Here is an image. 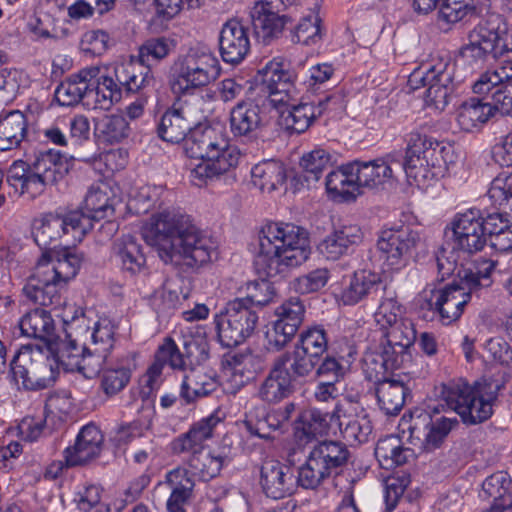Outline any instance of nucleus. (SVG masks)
<instances>
[{"mask_svg": "<svg viewBox=\"0 0 512 512\" xmlns=\"http://www.w3.org/2000/svg\"><path fill=\"white\" fill-rule=\"evenodd\" d=\"M21 333L24 336L39 339L49 344L55 337V322L50 312L36 308L25 315L19 321Z\"/></svg>", "mask_w": 512, "mask_h": 512, "instance_id": "ea45409f", "label": "nucleus"}, {"mask_svg": "<svg viewBox=\"0 0 512 512\" xmlns=\"http://www.w3.org/2000/svg\"><path fill=\"white\" fill-rule=\"evenodd\" d=\"M305 307L298 297H291L275 310L276 320L266 331L268 349L282 350L296 335L303 322Z\"/></svg>", "mask_w": 512, "mask_h": 512, "instance_id": "2eb2a0df", "label": "nucleus"}, {"mask_svg": "<svg viewBox=\"0 0 512 512\" xmlns=\"http://www.w3.org/2000/svg\"><path fill=\"white\" fill-rule=\"evenodd\" d=\"M331 165L332 156L329 151L323 148H315L304 154L300 161L303 177L308 183L317 182L323 171L328 169Z\"/></svg>", "mask_w": 512, "mask_h": 512, "instance_id": "052dcab7", "label": "nucleus"}, {"mask_svg": "<svg viewBox=\"0 0 512 512\" xmlns=\"http://www.w3.org/2000/svg\"><path fill=\"white\" fill-rule=\"evenodd\" d=\"M166 483L172 489L167 506H184L192 495L194 479L186 468L177 467L166 474Z\"/></svg>", "mask_w": 512, "mask_h": 512, "instance_id": "6e6d98bb", "label": "nucleus"}, {"mask_svg": "<svg viewBox=\"0 0 512 512\" xmlns=\"http://www.w3.org/2000/svg\"><path fill=\"white\" fill-rule=\"evenodd\" d=\"M406 155L401 167L410 183L425 186L437 176L434 170L440 168L445 147L418 130L406 136Z\"/></svg>", "mask_w": 512, "mask_h": 512, "instance_id": "6e6552de", "label": "nucleus"}, {"mask_svg": "<svg viewBox=\"0 0 512 512\" xmlns=\"http://www.w3.org/2000/svg\"><path fill=\"white\" fill-rule=\"evenodd\" d=\"M198 122L199 120L194 117L189 105L169 108L161 116L157 127L158 136L170 143L186 141L188 133H190V137L196 129L202 128L197 126Z\"/></svg>", "mask_w": 512, "mask_h": 512, "instance_id": "6ab92c4d", "label": "nucleus"}, {"mask_svg": "<svg viewBox=\"0 0 512 512\" xmlns=\"http://www.w3.org/2000/svg\"><path fill=\"white\" fill-rule=\"evenodd\" d=\"M31 169L54 185L68 173V163L60 151L48 149L35 154Z\"/></svg>", "mask_w": 512, "mask_h": 512, "instance_id": "de8ad7c7", "label": "nucleus"}, {"mask_svg": "<svg viewBox=\"0 0 512 512\" xmlns=\"http://www.w3.org/2000/svg\"><path fill=\"white\" fill-rule=\"evenodd\" d=\"M278 106H285L280 113V124L285 130L298 134L305 132L319 116L316 106L312 103L295 105L288 101L287 104Z\"/></svg>", "mask_w": 512, "mask_h": 512, "instance_id": "49530a36", "label": "nucleus"}, {"mask_svg": "<svg viewBox=\"0 0 512 512\" xmlns=\"http://www.w3.org/2000/svg\"><path fill=\"white\" fill-rule=\"evenodd\" d=\"M421 244L420 233L407 225L382 229L377 240V249L388 270L405 268Z\"/></svg>", "mask_w": 512, "mask_h": 512, "instance_id": "f8f14e48", "label": "nucleus"}, {"mask_svg": "<svg viewBox=\"0 0 512 512\" xmlns=\"http://www.w3.org/2000/svg\"><path fill=\"white\" fill-rule=\"evenodd\" d=\"M511 484V480L503 472L494 473L484 480L480 495L493 500L487 512H512Z\"/></svg>", "mask_w": 512, "mask_h": 512, "instance_id": "4c0bfd02", "label": "nucleus"}, {"mask_svg": "<svg viewBox=\"0 0 512 512\" xmlns=\"http://www.w3.org/2000/svg\"><path fill=\"white\" fill-rule=\"evenodd\" d=\"M300 349L310 356L320 359L328 347L326 331L322 326H312L304 330L296 343Z\"/></svg>", "mask_w": 512, "mask_h": 512, "instance_id": "69168bd1", "label": "nucleus"}, {"mask_svg": "<svg viewBox=\"0 0 512 512\" xmlns=\"http://www.w3.org/2000/svg\"><path fill=\"white\" fill-rule=\"evenodd\" d=\"M27 132L25 115L19 110L0 113V151L20 145Z\"/></svg>", "mask_w": 512, "mask_h": 512, "instance_id": "c03bdc74", "label": "nucleus"}, {"mask_svg": "<svg viewBox=\"0 0 512 512\" xmlns=\"http://www.w3.org/2000/svg\"><path fill=\"white\" fill-rule=\"evenodd\" d=\"M375 456L384 469L402 466L414 457L412 449L405 447L396 435H388L378 440Z\"/></svg>", "mask_w": 512, "mask_h": 512, "instance_id": "37998d69", "label": "nucleus"}, {"mask_svg": "<svg viewBox=\"0 0 512 512\" xmlns=\"http://www.w3.org/2000/svg\"><path fill=\"white\" fill-rule=\"evenodd\" d=\"M374 393L379 409L386 415L395 416L400 413L405 404L408 388L399 380L377 378L374 383Z\"/></svg>", "mask_w": 512, "mask_h": 512, "instance_id": "72a5a7b5", "label": "nucleus"}, {"mask_svg": "<svg viewBox=\"0 0 512 512\" xmlns=\"http://www.w3.org/2000/svg\"><path fill=\"white\" fill-rule=\"evenodd\" d=\"M352 171L362 188H373L385 183L392 177L394 167H401L400 154L398 152L387 154L382 158L370 161L354 160Z\"/></svg>", "mask_w": 512, "mask_h": 512, "instance_id": "4be33fe9", "label": "nucleus"}, {"mask_svg": "<svg viewBox=\"0 0 512 512\" xmlns=\"http://www.w3.org/2000/svg\"><path fill=\"white\" fill-rule=\"evenodd\" d=\"M262 108L253 101L238 102L229 113V131L236 139H253L264 126Z\"/></svg>", "mask_w": 512, "mask_h": 512, "instance_id": "5701e85b", "label": "nucleus"}, {"mask_svg": "<svg viewBox=\"0 0 512 512\" xmlns=\"http://www.w3.org/2000/svg\"><path fill=\"white\" fill-rule=\"evenodd\" d=\"M405 308L398 301L394 292H385L375 313V320L384 329L405 318Z\"/></svg>", "mask_w": 512, "mask_h": 512, "instance_id": "0e129e2a", "label": "nucleus"}, {"mask_svg": "<svg viewBox=\"0 0 512 512\" xmlns=\"http://www.w3.org/2000/svg\"><path fill=\"white\" fill-rule=\"evenodd\" d=\"M308 232L293 223L269 222L259 233L254 267L259 276L284 277L310 256Z\"/></svg>", "mask_w": 512, "mask_h": 512, "instance_id": "f03ea898", "label": "nucleus"}, {"mask_svg": "<svg viewBox=\"0 0 512 512\" xmlns=\"http://www.w3.org/2000/svg\"><path fill=\"white\" fill-rule=\"evenodd\" d=\"M491 117H493L491 103L470 98L458 108L456 120L463 131L473 132L481 128Z\"/></svg>", "mask_w": 512, "mask_h": 512, "instance_id": "a18cd8bd", "label": "nucleus"}, {"mask_svg": "<svg viewBox=\"0 0 512 512\" xmlns=\"http://www.w3.org/2000/svg\"><path fill=\"white\" fill-rule=\"evenodd\" d=\"M293 392V380L282 361L274 360L272 368L259 386L257 395L269 403H277Z\"/></svg>", "mask_w": 512, "mask_h": 512, "instance_id": "473e14b6", "label": "nucleus"}, {"mask_svg": "<svg viewBox=\"0 0 512 512\" xmlns=\"http://www.w3.org/2000/svg\"><path fill=\"white\" fill-rule=\"evenodd\" d=\"M382 330L385 340L381 344L393 351L395 355L399 356L406 363L409 362L411 359L410 348L416 339V330L413 322L405 317Z\"/></svg>", "mask_w": 512, "mask_h": 512, "instance_id": "2f4dec72", "label": "nucleus"}, {"mask_svg": "<svg viewBox=\"0 0 512 512\" xmlns=\"http://www.w3.org/2000/svg\"><path fill=\"white\" fill-rule=\"evenodd\" d=\"M188 157L198 160L190 169L194 185L203 186L220 180H236L235 170L240 159V151L220 137L208 126L196 129L185 143Z\"/></svg>", "mask_w": 512, "mask_h": 512, "instance_id": "20e7f679", "label": "nucleus"}, {"mask_svg": "<svg viewBox=\"0 0 512 512\" xmlns=\"http://www.w3.org/2000/svg\"><path fill=\"white\" fill-rule=\"evenodd\" d=\"M221 423V418L212 413L195 422L190 429L171 443V449L175 454L202 450L205 441L211 439L216 427Z\"/></svg>", "mask_w": 512, "mask_h": 512, "instance_id": "c85d7f7f", "label": "nucleus"}, {"mask_svg": "<svg viewBox=\"0 0 512 512\" xmlns=\"http://www.w3.org/2000/svg\"><path fill=\"white\" fill-rule=\"evenodd\" d=\"M131 128L123 115H106L95 124V135L106 144H118L129 137Z\"/></svg>", "mask_w": 512, "mask_h": 512, "instance_id": "5fc2aeb1", "label": "nucleus"}, {"mask_svg": "<svg viewBox=\"0 0 512 512\" xmlns=\"http://www.w3.org/2000/svg\"><path fill=\"white\" fill-rule=\"evenodd\" d=\"M355 402L352 397H346L336 405V429L351 446L366 442L372 432L367 416L356 414Z\"/></svg>", "mask_w": 512, "mask_h": 512, "instance_id": "f3484780", "label": "nucleus"}, {"mask_svg": "<svg viewBox=\"0 0 512 512\" xmlns=\"http://www.w3.org/2000/svg\"><path fill=\"white\" fill-rule=\"evenodd\" d=\"M363 233L357 225H343L335 229L320 244V252L330 260H336L362 241Z\"/></svg>", "mask_w": 512, "mask_h": 512, "instance_id": "c9c22d12", "label": "nucleus"}, {"mask_svg": "<svg viewBox=\"0 0 512 512\" xmlns=\"http://www.w3.org/2000/svg\"><path fill=\"white\" fill-rule=\"evenodd\" d=\"M468 36L492 52L493 59L512 50L506 39L507 24L499 15H492L489 20L481 21L469 32Z\"/></svg>", "mask_w": 512, "mask_h": 512, "instance_id": "bb28decb", "label": "nucleus"}, {"mask_svg": "<svg viewBox=\"0 0 512 512\" xmlns=\"http://www.w3.org/2000/svg\"><path fill=\"white\" fill-rule=\"evenodd\" d=\"M217 388L215 377L200 369H190L182 379L179 397L184 404L189 405L212 394Z\"/></svg>", "mask_w": 512, "mask_h": 512, "instance_id": "e433bc0d", "label": "nucleus"}, {"mask_svg": "<svg viewBox=\"0 0 512 512\" xmlns=\"http://www.w3.org/2000/svg\"><path fill=\"white\" fill-rule=\"evenodd\" d=\"M10 368L17 384L28 390L50 387L59 374L57 359L48 344L23 346L11 360Z\"/></svg>", "mask_w": 512, "mask_h": 512, "instance_id": "0eeeda50", "label": "nucleus"}, {"mask_svg": "<svg viewBox=\"0 0 512 512\" xmlns=\"http://www.w3.org/2000/svg\"><path fill=\"white\" fill-rule=\"evenodd\" d=\"M220 73L219 60L210 50L191 48L176 63L171 89L175 94H188L215 81Z\"/></svg>", "mask_w": 512, "mask_h": 512, "instance_id": "9d476101", "label": "nucleus"}, {"mask_svg": "<svg viewBox=\"0 0 512 512\" xmlns=\"http://www.w3.org/2000/svg\"><path fill=\"white\" fill-rule=\"evenodd\" d=\"M251 179L261 191L272 192L285 182V168L276 160L262 161L251 169Z\"/></svg>", "mask_w": 512, "mask_h": 512, "instance_id": "8fccbe9b", "label": "nucleus"}, {"mask_svg": "<svg viewBox=\"0 0 512 512\" xmlns=\"http://www.w3.org/2000/svg\"><path fill=\"white\" fill-rule=\"evenodd\" d=\"M260 485L267 497L281 499L292 495L299 484L290 467L271 459L261 466Z\"/></svg>", "mask_w": 512, "mask_h": 512, "instance_id": "a211bd4d", "label": "nucleus"}, {"mask_svg": "<svg viewBox=\"0 0 512 512\" xmlns=\"http://www.w3.org/2000/svg\"><path fill=\"white\" fill-rule=\"evenodd\" d=\"M251 23L256 39L267 45L277 39L287 23L286 16L273 11L269 2H257L250 11Z\"/></svg>", "mask_w": 512, "mask_h": 512, "instance_id": "a878e982", "label": "nucleus"}, {"mask_svg": "<svg viewBox=\"0 0 512 512\" xmlns=\"http://www.w3.org/2000/svg\"><path fill=\"white\" fill-rule=\"evenodd\" d=\"M487 197L494 207L512 210V173L498 174L490 184Z\"/></svg>", "mask_w": 512, "mask_h": 512, "instance_id": "e2e57ef3", "label": "nucleus"}, {"mask_svg": "<svg viewBox=\"0 0 512 512\" xmlns=\"http://www.w3.org/2000/svg\"><path fill=\"white\" fill-rule=\"evenodd\" d=\"M461 82L462 78L456 75V62L448 54L433 57L408 78L412 90L427 87L425 101L438 110L445 109Z\"/></svg>", "mask_w": 512, "mask_h": 512, "instance_id": "423d86ee", "label": "nucleus"}, {"mask_svg": "<svg viewBox=\"0 0 512 512\" xmlns=\"http://www.w3.org/2000/svg\"><path fill=\"white\" fill-rule=\"evenodd\" d=\"M406 362L393 351L380 344L379 350L368 353L364 358L365 371L369 380L374 382L378 379L386 378L388 371H393L404 366Z\"/></svg>", "mask_w": 512, "mask_h": 512, "instance_id": "09e8293b", "label": "nucleus"}, {"mask_svg": "<svg viewBox=\"0 0 512 512\" xmlns=\"http://www.w3.org/2000/svg\"><path fill=\"white\" fill-rule=\"evenodd\" d=\"M352 167V162H349L327 175L326 189L334 199L354 200L362 193Z\"/></svg>", "mask_w": 512, "mask_h": 512, "instance_id": "58836bf2", "label": "nucleus"}, {"mask_svg": "<svg viewBox=\"0 0 512 512\" xmlns=\"http://www.w3.org/2000/svg\"><path fill=\"white\" fill-rule=\"evenodd\" d=\"M63 224L60 215L51 213L36 219L32 229L35 243L45 250L56 247V242L64 234Z\"/></svg>", "mask_w": 512, "mask_h": 512, "instance_id": "864d4df0", "label": "nucleus"}, {"mask_svg": "<svg viewBox=\"0 0 512 512\" xmlns=\"http://www.w3.org/2000/svg\"><path fill=\"white\" fill-rule=\"evenodd\" d=\"M494 263L482 260L461 265L454 274L459 284H452L444 289L425 288L420 294L421 308H426L439 315L440 321L449 325L457 321L473 293L487 289L492 285L491 273Z\"/></svg>", "mask_w": 512, "mask_h": 512, "instance_id": "7ed1b4c3", "label": "nucleus"}, {"mask_svg": "<svg viewBox=\"0 0 512 512\" xmlns=\"http://www.w3.org/2000/svg\"><path fill=\"white\" fill-rule=\"evenodd\" d=\"M70 332L67 333L68 339L62 340L57 343H49L52 347L55 359L58 362V368L62 367L65 371H75L79 367L81 356L84 352L90 351V348L82 346L72 339L73 330L75 328L87 329L86 318L83 312L80 315L75 314L71 320L64 319Z\"/></svg>", "mask_w": 512, "mask_h": 512, "instance_id": "393cba45", "label": "nucleus"}, {"mask_svg": "<svg viewBox=\"0 0 512 512\" xmlns=\"http://www.w3.org/2000/svg\"><path fill=\"white\" fill-rule=\"evenodd\" d=\"M46 257L47 255L43 254L37 263L40 266V274L50 277L60 289L76 276L82 260L78 254L68 251L56 260Z\"/></svg>", "mask_w": 512, "mask_h": 512, "instance_id": "f704fd0d", "label": "nucleus"}, {"mask_svg": "<svg viewBox=\"0 0 512 512\" xmlns=\"http://www.w3.org/2000/svg\"><path fill=\"white\" fill-rule=\"evenodd\" d=\"M260 281H253L247 284L246 297L237 298L236 300H244V305L249 307L265 306L269 304L276 295L273 284L267 280L268 277L260 276Z\"/></svg>", "mask_w": 512, "mask_h": 512, "instance_id": "774afa93", "label": "nucleus"}, {"mask_svg": "<svg viewBox=\"0 0 512 512\" xmlns=\"http://www.w3.org/2000/svg\"><path fill=\"white\" fill-rule=\"evenodd\" d=\"M149 225L159 257L165 264L196 267L208 263L215 254L213 239L180 211L164 210L154 214Z\"/></svg>", "mask_w": 512, "mask_h": 512, "instance_id": "f257e3e1", "label": "nucleus"}, {"mask_svg": "<svg viewBox=\"0 0 512 512\" xmlns=\"http://www.w3.org/2000/svg\"><path fill=\"white\" fill-rule=\"evenodd\" d=\"M116 325L109 318H100L95 322L91 332V345L94 354H106L115 344Z\"/></svg>", "mask_w": 512, "mask_h": 512, "instance_id": "680f3d73", "label": "nucleus"}, {"mask_svg": "<svg viewBox=\"0 0 512 512\" xmlns=\"http://www.w3.org/2000/svg\"><path fill=\"white\" fill-rule=\"evenodd\" d=\"M113 73L115 84L118 86L121 93L123 89L128 92L138 91L150 85L154 80L151 70L137 73L136 67L133 64L118 65L114 68Z\"/></svg>", "mask_w": 512, "mask_h": 512, "instance_id": "13d9d810", "label": "nucleus"}, {"mask_svg": "<svg viewBox=\"0 0 512 512\" xmlns=\"http://www.w3.org/2000/svg\"><path fill=\"white\" fill-rule=\"evenodd\" d=\"M60 288L50 277L40 274V266L37 264L34 273L28 278L23 287V294L34 304L49 306L58 304L60 300Z\"/></svg>", "mask_w": 512, "mask_h": 512, "instance_id": "a19ab883", "label": "nucleus"}, {"mask_svg": "<svg viewBox=\"0 0 512 512\" xmlns=\"http://www.w3.org/2000/svg\"><path fill=\"white\" fill-rule=\"evenodd\" d=\"M383 287L379 274L370 270L354 272L348 287L342 293L346 305H355L365 297L377 293Z\"/></svg>", "mask_w": 512, "mask_h": 512, "instance_id": "79ce46f5", "label": "nucleus"}, {"mask_svg": "<svg viewBox=\"0 0 512 512\" xmlns=\"http://www.w3.org/2000/svg\"><path fill=\"white\" fill-rule=\"evenodd\" d=\"M110 194L111 190L104 183L92 185L86 193L83 209L91 215L94 221L113 216L115 209Z\"/></svg>", "mask_w": 512, "mask_h": 512, "instance_id": "603ef678", "label": "nucleus"}, {"mask_svg": "<svg viewBox=\"0 0 512 512\" xmlns=\"http://www.w3.org/2000/svg\"><path fill=\"white\" fill-rule=\"evenodd\" d=\"M244 425L251 435L264 440L274 439L273 433L282 430L284 426L273 410L263 414L262 418H259L257 421L248 416L244 421Z\"/></svg>", "mask_w": 512, "mask_h": 512, "instance_id": "338daca9", "label": "nucleus"}, {"mask_svg": "<svg viewBox=\"0 0 512 512\" xmlns=\"http://www.w3.org/2000/svg\"><path fill=\"white\" fill-rule=\"evenodd\" d=\"M257 323V313L244 305V300L236 299L229 302L225 311L214 318L218 341L227 348L243 343L253 334Z\"/></svg>", "mask_w": 512, "mask_h": 512, "instance_id": "ddd939ff", "label": "nucleus"}, {"mask_svg": "<svg viewBox=\"0 0 512 512\" xmlns=\"http://www.w3.org/2000/svg\"><path fill=\"white\" fill-rule=\"evenodd\" d=\"M218 42L222 60L232 65L241 63L250 51L247 28L236 19L223 24Z\"/></svg>", "mask_w": 512, "mask_h": 512, "instance_id": "412c9836", "label": "nucleus"}, {"mask_svg": "<svg viewBox=\"0 0 512 512\" xmlns=\"http://www.w3.org/2000/svg\"><path fill=\"white\" fill-rule=\"evenodd\" d=\"M182 346L190 365H200L209 358V343L203 326L197 325L184 330Z\"/></svg>", "mask_w": 512, "mask_h": 512, "instance_id": "3c124183", "label": "nucleus"}, {"mask_svg": "<svg viewBox=\"0 0 512 512\" xmlns=\"http://www.w3.org/2000/svg\"><path fill=\"white\" fill-rule=\"evenodd\" d=\"M275 360L276 362H283L293 382L298 378L307 377L314 371L319 362V359L310 356L296 345L292 352L283 353Z\"/></svg>", "mask_w": 512, "mask_h": 512, "instance_id": "4d7b16f0", "label": "nucleus"}, {"mask_svg": "<svg viewBox=\"0 0 512 512\" xmlns=\"http://www.w3.org/2000/svg\"><path fill=\"white\" fill-rule=\"evenodd\" d=\"M103 435L94 424H87L79 431L75 443L64 450L66 466L83 465L99 456Z\"/></svg>", "mask_w": 512, "mask_h": 512, "instance_id": "b1692460", "label": "nucleus"}, {"mask_svg": "<svg viewBox=\"0 0 512 512\" xmlns=\"http://www.w3.org/2000/svg\"><path fill=\"white\" fill-rule=\"evenodd\" d=\"M458 424L455 417H440L432 420L429 413H419L412 416V424L409 427L412 437L422 440V446L426 451H433L440 447L454 426Z\"/></svg>", "mask_w": 512, "mask_h": 512, "instance_id": "aec40b11", "label": "nucleus"}, {"mask_svg": "<svg viewBox=\"0 0 512 512\" xmlns=\"http://www.w3.org/2000/svg\"><path fill=\"white\" fill-rule=\"evenodd\" d=\"M237 448L233 447L229 438L225 437L217 448L204 452L202 450L190 451L187 471L189 475L202 481H209L217 477L222 468L228 466L236 455Z\"/></svg>", "mask_w": 512, "mask_h": 512, "instance_id": "dca6fc26", "label": "nucleus"}, {"mask_svg": "<svg viewBox=\"0 0 512 512\" xmlns=\"http://www.w3.org/2000/svg\"><path fill=\"white\" fill-rule=\"evenodd\" d=\"M451 225L454 246L442 247L436 255L438 275L442 281L454 275L455 271L464 265L460 259L461 252L471 255L481 251L488 236L485 218L476 208L457 213Z\"/></svg>", "mask_w": 512, "mask_h": 512, "instance_id": "39448f33", "label": "nucleus"}, {"mask_svg": "<svg viewBox=\"0 0 512 512\" xmlns=\"http://www.w3.org/2000/svg\"><path fill=\"white\" fill-rule=\"evenodd\" d=\"M97 73V66L86 67L61 82L55 90V99L59 105L69 107L82 102L86 106V92Z\"/></svg>", "mask_w": 512, "mask_h": 512, "instance_id": "c756f323", "label": "nucleus"}, {"mask_svg": "<svg viewBox=\"0 0 512 512\" xmlns=\"http://www.w3.org/2000/svg\"><path fill=\"white\" fill-rule=\"evenodd\" d=\"M347 448L335 441L315 445L298 469V484L305 489H315L326 479L338 474L348 460Z\"/></svg>", "mask_w": 512, "mask_h": 512, "instance_id": "9b49d317", "label": "nucleus"}, {"mask_svg": "<svg viewBox=\"0 0 512 512\" xmlns=\"http://www.w3.org/2000/svg\"><path fill=\"white\" fill-rule=\"evenodd\" d=\"M121 98L122 93L115 84L113 76L103 73L98 67V73L90 81L88 92H86V107L109 110Z\"/></svg>", "mask_w": 512, "mask_h": 512, "instance_id": "7c9ffc66", "label": "nucleus"}, {"mask_svg": "<svg viewBox=\"0 0 512 512\" xmlns=\"http://www.w3.org/2000/svg\"><path fill=\"white\" fill-rule=\"evenodd\" d=\"M484 388L479 382L469 385L467 381L459 379L442 385L440 396L465 424L475 425L493 414V398L484 397Z\"/></svg>", "mask_w": 512, "mask_h": 512, "instance_id": "1a4fd4ad", "label": "nucleus"}, {"mask_svg": "<svg viewBox=\"0 0 512 512\" xmlns=\"http://www.w3.org/2000/svg\"><path fill=\"white\" fill-rule=\"evenodd\" d=\"M111 258L116 266L125 273L136 275L146 266V257L139 240L130 234L116 239L112 246Z\"/></svg>", "mask_w": 512, "mask_h": 512, "instance_id": "cd10ccee", "label": "nucleus"}, {"mask_svg": "<svg viewBox=\"0 0 512 512\" xmlns=\"http://www.w3.org/2000/svg\"><path fill=\"white\" fill-rule=\"evenodd\" d=\"M297 75L289 67V63L277 57L269 60L255 75V83L274 106L287 104L295 93Z\"/></svg>", "mask_w": 512, "mask_h": 512, "instance_id": "4468645a", "label": "nucleus"}, {"mask_svg": "<svg viewBox=\"0 0 512 512\" xmlns=\"http://www.w3.org/2000/svg\"><path fill=\"white\" fill-rule=\"evenodd\" d=\"M173 48L174 42L168 37L149 38L139 47V63L145 70H151L150 67L166 58Z\"/></svg>", "mask_w": 512, "mask_h": 512, "instance_id": "bf43d9fd", "label": "nucleus"}]
</instances>
